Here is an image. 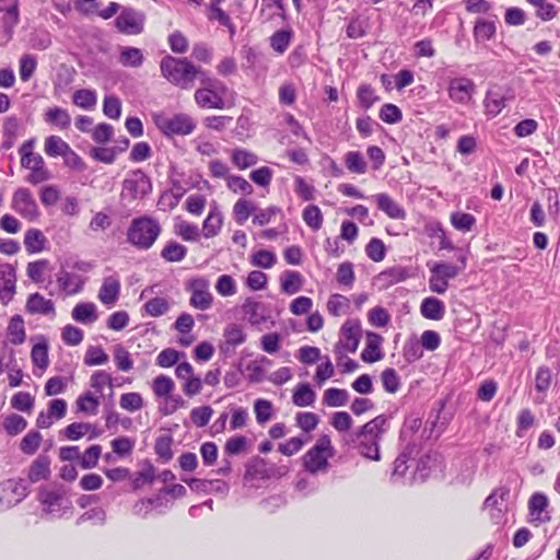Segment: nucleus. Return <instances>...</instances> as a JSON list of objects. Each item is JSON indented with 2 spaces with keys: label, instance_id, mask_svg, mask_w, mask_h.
Returning <instances> with one entry per match:
<instances>
[{
  "label": "nucleus",
  "instance_id": "nucleus-47",
  "mask_svg": "<svg viewBox=\"0 0 560 560\" xmlns=\"http://www.w3.org/2000/svg\"><path fill=\"white\" fill-rule=\"evenodd\" d=\"M27 427V421L20 415H9L3 421V428L9 435H18Z\"/></svg>",
  "mask_w": 560,
  "mask_h": 560
},
{
  "label": "nucleus",
  "instance_id": "nucleus-58",
  "mask_svg": "<svg viewBox=\"0 0 560 560\" xmlns=\"http://www.w3.org/2000/svg\"><path fill=\"white\" fill-rule=\"evenodd\" d=\"M143 307L150 316L158 317L164 315L170 310V304L166 299L156 296L150 299Z\"/></svg>",
  "mask_w": 560,
  "mask_h": 560
},
{
  "label": "nucleus",
  "instance_id": "nucleus-36",
  "mask_svg": "<svg viewBox=\"0 0 560 560\" xmlns=\"http://www.w3.org/2000/svg\"><path fill=\"white\" fill-rule=\"evenodd\" d=\"M222 226V215L217 208L211 210L202 224L203 235L207 238L215 236Z\"/></svg>",
  "mask_w": 560,
  "mask_h": 560
},
{
  "label": "nucleus",
  "instance_id": "nucleus-55",
  "mask_svg": "<svg viewBox=\"0 0 560 560\" xmlns=\"http://www.w3.org/2000/svg\"><path fill=\"white\" fill-rule=\"evenodd\" d=\"M452 225L462 232H468L476 223V219L470 213L455 212L451 215Z\"/></svg>",
  "mask_w": 560,
  "mask_h": 560
},
{
  "label": "nucleus",
  "instance_id": "nucleus-5",
  "mask_svg": "<svg viewBox=\"0 0 560 560\" xmlns=\"http://www.w3.org/2000/svg\"><path fill=\"white\" fill-rule=\"evenodd\" d=\"M361 339V324L358 319H348L340 329L339 341L335 346V353L339 359L347 352H355Z\"/></svg>",
  "mask_w": 560,
  "mask_h": 560
},
{
  "label": "nucleus",
  "instance_id": "nucleus-32",
  "mask_svg": "<svg viewBox=\"0 0 560 560\" xmlns=\"http://www.w3.org/2000/svg\"><path fill=\"white\" fill-rule=\"evenodd\" d=\"M8 336L10 342L13 345H21L25 341L26 334L24 328V320L21 315H14L8 326Z\"/></svg>",
  "mask_w": 560,
  "mask_h": 560
},
{
  "label": "nucleus",
  "instance_id": "nucleus-20",
  "mask_svg": "<svg viewBox=\"0 0 560 560\" xmlns=\"http://www.w3.org/2000/svg\"><path fill=\"white\" fill-rule=\"evenodd\" d=\"M50 458L48 455H39L30 466L27 479L31 483L47 480L50 476Z\"/></svg>",
  "mask_w": 560,
  "mask_h": 560
},
{
  "label": "nucleus",
  "instance_id": "nucleus-14",
  "mask_svg": "<svg viewBox=\"0 0 560 560\" xmlns=\"http://www.w3.org/2000/svg\"><path fill=\"white\" fill-rule=\"evenodd\" d=\"M16 273L11 264L0 265V301L7 305L15 294Z\"/></svg>",
  "mask_w": 560,
  "mask_h": 560
},
{
  "label": "nucleus",
  "instance_id": "nucleus-28",
  "mask_svg": "<svg viewBox=\"0 0 560 560\" xmlns=\"http://www.w3.org/2000/svg\"><path fill=\"white\" fill-rule=\"evenodd\" d=\"M316 398L315 392L306 383H301L294 389L292 401L298 407H307L314 404Z\"/></svg>",
  "mask_w": 560,
  "mask_h": 560
},
{
  "label": "nucleus",
  "instance_id": "nucleus-49",
  "mask_svg": "<svg viewBox=\"0 0 560 560\" xmlns=\"http://www.w3.org/2000/svg\"><path fill=\"white\" fill-rule=\"evenodd\" d=\"M152 388L156 397H168L175 388V383L170 376L159 375L154 378Z\"/></svg>",
  "mask_w": 560,
  "mask_h": 560
},
{
  "label": "nucleus",
  "instance_id": "nucleus-63",
  "mask_svg": "<svg viewBox=\"0 0 560 560\" xmlns=\"http://www.w3.org/2000/svg\"><path fill=\"white\" fill-rule=\"evenodd\" d=\"M510 489L500 487L495 489L490 495L487 497L483 503V509L501 508L502 503L508 500Z\"/></svg>",
  "mask_w": 560,
  "mask_h": 560
},
{
  "label": "nucleus",
  "instance_id": "nucleus-29",
  "mask_svg": "<svg viewBox=\"0 0 560 560\" xmlns=\"http://www.w3.org/2000/svg\"><path fill=\"white\" fill-rule=\"evenodd\" d=\"M497 26L493 21L478 19L474 26V38L476 43L490 40L495 35Z\"/></svg>",
  "mask_w": 560,
  "mask_h": 560
},
{
  "label": "nucleus",
  "instance_id": "nucleus-6",
  "mask_svg": "<svg viewBox=\"0 0 560 560\" xmlns=\"http://www.w3.org/2000/svg\"><path fill=\"white\" fill-rule=\"evenodd\" d=\"M155 124L158 128L168 137L187 136L196 128V122L187 114H175L171 117H159L155 120Z\"/></svg>",
  "mask_w": 560,
  "mask_h": 560
},
{
  "label": "nucleus",
  "instance_id": "nucleus-35",
  "mask_svg": "<svg viewBox=\"0 0 560 560\" xmlns=\"http://www.w3.org/2000/svg\"><path fill=\"white\" fill-rule=\"evenodd\" d=\"M46 237L42 231L30 229L24 236V245L28 253H40L45 247Z\"/></svg>",
  "mask_w": 560,
  "mask_h": 560
},
{
  "label": "nucleus",
  "instance_id": "nucleus-37",
  "mask_svg": "<svg viewBox=\"0 0 560 560\" xmlns=\"http://www.w3.org/2000/svg\"><path fill=\"white\" fill-rule=\"evenodd\" d=\"M221 0H211L208 9V19L215 20L221 25L229 27L231 35L235 33V26L232 24L230 16L219 7Z\"/></svg>",
  "mask_w": 560,
  "mask_h": 560
},
{
  "label": "nucleus",
  "instance_id": "nucleus-15",
  "mask_svg": "<svg viewBox=\"0 0 560 560\" xmlns=\"http://www.w3.org/2000/svg\"><path fill=\"white\" fill-rule=\"evenodd\" d=\"M475 88L474 81L468 78L453 79L448 85L450 98L459 104H467L471 100Z\"/></svg>",
  "mask_w": 560,
  "mask_h": 560
},
{
  "label": "nucleus",
  "instance_id": "nucleus-26",
  "mask_svg": "<svg viewBox=\"0 0 560 560\" xmlns=\"http://www.w3.org/2000/svg\"><path fill=\"white\" fill-rule=\"evenodd\" d=\"M72 318L81 324H91L97 319L96 306L94 303H79L72 310Z\"/></svg>",
  "mask_w": 560,
  "mask_h": 560
},
{
  "label": "nucleus",
  "instance_id": "nucleus-46",
  "mask_svg": "<svg viewBox=\"0 0 560 560\" xmlns=\"http://www.w3.org/2000/svg\"><path fill=\"white\" fill-rule=\"evenodd\" d=\"M37 67L36 57L30 54H25L20 59L19 74L23 82H27L35 73Z\"/></svg>",
  "mask_w": 560,
  "mask_h": 560
},
{
  "label": "nucleus",
  "instance_id": "nucleus-45",
  "mask_svg": "<svg viewBox=\"0 0 560 560\" xmlns=\"http://www.w3.org/2000/svg\"><path fill=\"white\" fill-rule=\"evenodd\" d=\"M42 434L38 431H30L21 441L20 450L26 455H34L40 446Z\"/></svg>",
  "mask_w": 560,
  "mask_h": 560
},
{
  "label": "nucleus",
  "instance_id": "nucleus-59",
  "mask_svg": "<svg viewBox=\"0 0 560 560\" xmlns=\"http://www.w3.org/2000/svg\"><path fill=\"white\" fill-rule=\"evenodd\" d=\"M418 339L409 338L402 347V355L409 363L419 360L422 357V349Z\"/></svg>",
  "mask_w": 560,
  "mask_h": 560
},
{
  "label": "nucleus",
  "instance_id": "nucleus-13",
  "mask_svg": "<svg viewBox=\"0 0 560 560\" xmlns=\"http://www.w3.org/2000/svg\"><path fill=\"white\" fill-rule=\"evenodd\" d=\"M203 85V88L195 92L196 103L202 108L223 109L225 102L223 96L218 92V90L224 91L223 84L218 81L217 86H210L209 84Z\"/></svg>",
  "mask_w": 560,
  "mask_h": 560
},
{
  "label": "nucleus",
  "instance_id": "nucleus-10",
  "mask_svg": "<svg viewBox=\"0 0 560 560\" xmlns=\"http://www.w3.org/2000/svg\"><path fill=\"white\" fill-rule=\"evenodd\" d=\"M27 481L9 479L0 483V508H10L27 495Z\"/></svg>",
  "mask_w": 560,
  "mask_h": 560
},
{
  "label": "nucleus",
  "instance_id": "nucleus-9",
  "mask_svg": "<svg viewBox=\"0 0 560 560\" xmlns=\"http://www.w3.org/2000/svg\"><path fill=\"white\" fill-rule=\"evenodd\" d=\"M210 283L206 278H194L188 281L190 292L189 304L196 310L207 311L212 306L213 296L209 290Z\"/></svg>",
  "mask_w": 560,
  "mask_h": 560
},
{
  "label": "nucleus",
  "instance_id": "nucleus-53",
  "mask_svg": "<svg viewBox=\"0 0 560 560\" xmlns=\"http://www.w3.org/2000/svg\"><path fill=\"white\" fill-rule=\"evenodd\" d=\"M114 361L117 365V369L122 372H128L133 366V361L129 351L121 345H116L114 348Z\"/></svg>",
  "mask_w": 560,
  "mask_h": 560
},
{
  "label": "nucleus",
  "instance_id": "nucleus-24",
  "mask_svg": "<svg viewBox=\"0 0 560 560\" xmlns=\"http://www.w3.org/2000/svg\"><path fill=\"white\" fill-rule=\"evenodd\" d=\"M303 284V277L298 271L287 270L280 277L281 291L292 295L298 293Z\"/></svg>",
  "mask_w": 560,
  "mask_h": 560
},
{
  "label": "nucleus",
  "instance_id": "nucleus-54",
  "mask_svg": "<svg viewBox=\"0 0 560 560\" xmlns=\"http://www.w3.org/2000/svg\"><path fill=\"white\" fill-rule=\"evenodd\" d=\"M350 301L341 294L330 295L327 302V310L332 316H340L349 308Z\"/></svg>",
  "mask_w": 560,
  "mask_h": 560
},
{
  "label": "nucleus",
  "instance_id": "nucleus-1",
  "mask_svg": "<svg viewBox=\"0 0 560 560\" xmlns=\"http://www.w3.org/2000/svg\"><path fill=\"white\" fill-rule=\"evenodd\" d=\"M160 70L163 78L182 90L192 89L196 79H199L201 84L218 85V80L210 78L206 71L194 66L187 58L166 56L160 62Z\"/></svg>",
  "mask_w": 560,
  "mask_h": 560
},
{
  "label": "nucleus",
  "instance_id": "nucleus-42",
  "mask_svg": "<svg viewBox=\"0 0 560 560\" xmlns=\"http://www.w3.org/2000/svg\"><path fill=\"white\" fill-rule=\"evenodd\" d=\"M232 162L240 170H245L255 165L258 162V158L255 153L245 149H235L232 152Z\"/></svg>",
  "mask_w": 560,
  "mask_h": 560
},
{
  "label": "nucleus",
  "instance_id": "nucleus-22",
  "mask_svg": "<svg viewBox=\"0 0 560 560\" xmlns=\"http://www.w3.org/2000/svg\"><path fill=\"white\" fill-rule=\"evenodd\" d=\"M412 276L410 269L395 266L382 271L377 276V281L382 283L384 288H389L394 284L402 282Z\"/></svg>",
  "mask_w": 560,
  "mask_h": 560
},
{
  "label": "nucleus",
  "instance_id": "nucleus-52",
  "mask_svg": "<svg viewBox=\"0 0 560 560\" xmlns=\"http://www.w3.org/2000/svg\"><path fill=\"white\" fill-rule=\"evenodd\" d=\"M98 406V398L92 395L90 392L81 395L77 399V408L78 411L80 412H85L88 415H96Z\"/></svg>",
  "mask_w": 560,
  "mask_h": 560
},
{
  "label": "nucleus",
  "instance_id": "nucleus-41",
  "mask_svg": "<svg viewBox=\"0 0 560 560\" xmlns=\"http://www.w3.org/2000/svg\"><path fill=\"white\" fill-rule=\"evenodd\" d=\"M348 398L346 389L328 388L324 393L323 402L328 407H342L348 402Z\"/></svg>",
  "mask_w": 560,
  "mask_h": 560
},
{
  "label": "nucleus",
  "instance_id": "nucleus-30",
  "mask_svg": "<svg viewBox=\"0 0 560 560\" xmlns=\"http://www.w3.org/2000/svg\"><path fill=\"white\" fill-rule=\"evenodd\" d=\"M4 15L2 19L4 33L11 37L14 27L19 24V0H11V4L3 11Z\"/></svg>",
  "mask_w": 560,
  "mask_h": 560
},
{
  "label": "nucleus",
  "instance_id": "nucleus-27",
  "mask_svg": "<svg viewBox=\"0 0 560 560\" xmlns=\"http://www.w3.org/2000/svg\"><path fill=\"white\" fill-rule=\"evenodd\" d=\"M44 119L47 124L55 125L60 129H67L71 124L69 113L60 107H50L46 110Z\"/></svg>",
  "mask_w": 560,
  "mask_h": 560
},
{
  "label": "nucleus",
  "instance_id": "nucleus-57",
  "mask_svg": "<svg viewBox=\"0 0 560 560\" xmlns=\"http://www.w3.org/2000/svg\"><path fill=\"white\" fill-rule=\"evenodd\" d=\"M31 359L34 365L38 366L42 370H46L49 364L47 345H34L31 352Z\"/></svg>",
  "mask_w": 560,
  "mask_h": 560
},
{
  "label": "nucleus",
  "instance_id": "nucleus-40",
  "mask_svg": "<svg viewBox=\"0 0 560 560\" xmlns=\"http://www.w3.org/2000/svg\"><path fill=\"white\" fill-rule=\"evenodd\" d=\"M70 145L58 136H49L45 140V153L49 156H63Z\"/></svg>",
  "mask_w": 560,
  "mask_h": 560
},
{
  "label": "nucleus",
  "instance_id": "nucleus-44",
  "mask_svg": "<svg viewBox=\"0 0 560 560\" xmlns=\"http://www.w3.org/2000/svg\"><path fill=\"white\" fill-rule=\"evenodd\" d=\"M345 164L351 173L364 174L366 172V163L359 151H349L345 155Z\"/></svg>",
  "mask_w": 560,
  "mask_h": 560
},
{
  "label": "nucleus",
  "instance_id": "nucleus-12",
  "mask_svg": "<svg viewBox=\"0 0 560 560\" xmlns=\"http://www.w3.org/2000/svg\"><path fill=\"white\" fill-rule=\"evenodd\" d=\"M11 207L28 221H35L39 215L37 203L27 188H19L13 194Z\"/></svg>",
  "mask_w": 560,
  "mask_h": 560
},
{
  "label": "nucleus",
  "instance_id": "nucleus-7",
  "mask_svg": "<svg viewBox=\"0 0 560 560\" xmlns=\"http://www.w3.org/2000/svg\"><path fill=\"white\" fill-rule=\"evenodd\" d=\"M152 191L150 177L141 170L132 171L122 182L124 197L129 199H142Z\"/></svg>",
  "mask_w": 560,
  "mask_h": 560
},
{
  "label": "nucleus",
  "instance_id": "nucleus-18",
  "mask_svg": "<svg viewBox=\"0 0 560 560\" xmlns=\"http://www.w3.org/2000/svg\"><path fill=\"white\" fill-rule=\"evenodd\" d=\"M383 338L376 332L366 334V345L361 353V359L366 363H374L383 359V352L381 350Z\"/></svg>",
  "mask_w": 560,
  "mask_h": 560
},
{
  "label": "nucleus",
  "instance_id": "nucleus-64",
  "mask_svg": "<svg viewBox=\"0 0 560 560\" xmlns=\"http://www.w3.org/2000/svg\"><path fill=\"white\" fill-rule=\"evenodd\" d=\"M291 42V32L280 30L277 31L271 37H270V45L272 49L277 52H284L287 48L289 47Z\"/></svg>",
  "mask_w": 560,
  "mask_h": 560
},
{
  "label": "nucleus",
  "instance_id": "nucleus-43",
  "mask_svg": "<svg viewBox=\"0 0 560 560\" xmlns=\"http://www.w3.org/2000/svg\"><path fill=\"white\" fill-rule=\"evenodd\" d=\"M255 210L256 207L250 200L238 199L233 207L235 221L241 225L244 224Z\"/></svg>",
  "mask_w": 560,
  "mask_h": 560
},
{
  "label": "nucleus",
  "instance_id": "nucleus-17",
  "mask_svg": "<svg viewBox=\"0 0 560 560\" xmlns=\"http://www.w3.org/2000/svg\"><path fill=\"white\" fill-rule=\"evenodd\" d=\"M120 293V281L115 276L104 278L102 287L98 291V300L104 305H114Z\"/></svg>",
  "mask_w": 560,
  "mask_h": 560
},
{
  "label": "nucleus",
  "instance_id": "nucleus-2",
  "mask_svg": "<svg viewBox=\"0 0 560 560\" xmlns=\"http://www.w3.org/2000/svg\"><path fill=\"white\" fill-rule=\"evenodd\" d=\"M388 428V418L380 415L350 433L343 441L346 444H353L361 456L378 462L381 459L380 442Z\"/></svg>",
  "mask_w": 560,
  "mask_h": 560
},
{
  "label": "nucleus",
  "instance_id": "nucleus-16",
  "mask_svg": "<svg viewBox=\"0 0 560 560\" xmlns=\"http://www.w3.org/2000/svg\"><path fill=\"white\" fill-rule=\"evenodd\" d=\"M549 500L546 494L541 492H535L532 494L528 500V511L532 523L540 525L548 523L551 520V516L546 512Z\"/></svg>",
  "mask_w": 560,
  "mask_h": 560
},
{
  "label": "nucleus",
  "instance_id": "nucleus-21",
  "mask_svg": "<svg viewBox=\"0 0 560 560\" xmlns=\"http://www.w3.org/2000/svg\"><path fill=\"white\" fill-rule=\"evenodd\" d=\"M25 310L30 314L49 315L55 314V304L51 300L45 299L39 293L30 294Z\"/></svg>",
  "mask_w": 560,
  "mask_h": 560
},
{
  "label": "nucleus",
  "instance_id": "nucleus-56",
  "mask_svg": "<svg viewBox=\"0 0 560 560\" xmlns=\"http://www.w3.org/2000/svg\"><path fill=\"white\" fill-rule=\"evenodd\" d=\"M254 412L258 423L262 424L272 418V404L267 399L259 398L254 402Z\"/></svg>",
  "mask_w": 560,
  "mask_h": 560
},
{
  "label": "nucleus",
  "instance_id": "nucleus-62",
  "mask_svg": "<svg viewBox=\"0 0 560 560\" xmlns=\"http://www.w3.org/2000/svg\"><path fill=\"white\" fill-rule=\"evenodd\" d=\"M382 384L384 389L387 393L394 394L399 389L400 381L397 372L392 369L387 368L382 372L381 375Z\"/></svg>",
  "mask_w": 560,
  "mask_h": 560
},
{
  "label": "nucleus",
  "instance_id": "nucleus-11",
  "mask_svg": "<svg viewBox=\"0 0 560 560\" xmlns=\"http://www.w3.org/2000/svg\"><path fill=\"white\" fill-rule=\"evenodd\" d=\"M145 15L131 8H125L116 18L118 31L126 35H138L143 32Z\"/></svg>",
  "mask_w": 560,
  "mask_h": 560
},
{
  "label": "nucleus",
  "instance_id": "nucleus-4",
  "mask_svg": "<svg viewBox=\"0 0 560 560\" xmlns=\"http://www.w3.org/2000/svg\"><path fill=\"white\" fill-rule=\"evenodd\" d=\"M334 456V447L329 435H320L315 445L306 452L303 457L304 467L311 474L325 470L328 466V458Z\"/></svg>",
  "mask_w": 560,
  "mask_h": 560
},
{
  "label": "nucleus",
  "instance_id": "nucleus-51",
  "mask_svg": "<svg viewBox=\"0 0 560 560\" xmlns=\"http://www.w3.org/2000/svg\"><path fill=\"white\" fill-rule=\"evenodd\" d=\"M304 222L314 231L323 225V214L320 209L315 205H310L303 210Z\"/></svg>",
  "mask_w": 560,
  "mask_h": 560
},
{
  "label": "nucleus",
  "instance_id": "nucleus-31",
  "mask_svg": "<svg viewBox=\"0 0 560 560\" xmlns=\"http://www.w3.org/2000/svg\"><path fill=\"white\" fill-rule=\"evenodd\" d=\"M144 57L142 50L136 47H124L119 55V62L124 67L139 68L142 66Z\"/></svg>",
  "mask_w": 560,
  "mask_h": 560
},
{
  "label": "nucleus",
  "instance_id": "nucleus-25",
  "mask_svg": "<svg viewBox=\"0 0 560 560\" xmlns=\"http://www.w3.org/2000/svg\"><path fill=\"white\" fill-rule=\"evenodd\" d=\"M444 304L436 298H425L420 306L421 314L424 318L439 320L444 315Z\"/></svg>",
  "mask_w": 560,
  "mask_h": 560
},
{
  "label": "nucleus",
  "instance_id": "nucleus-61",
  "mask_svg": "<svg viewBox=\"0 0 560 560\" xmlns=\"http://www.w3.org/2000/svg\"><path fill=\"white\" fill-rule=\"evenodd\" d=\"M172 443H173V439L171 435L159 436L155 441V445H154L155 453L164 462H168L173 457Z\"/></svg>",
  "mask_w": 560,
  "mask_h": 560
},
{
  "label": "nucleus",
  "instance_id": "nucleus-60",
  "mask_svg": "<svg viewBox=\"0 0 560 560\" xmlns=\"http://www.w3.org/2000/svg\"><path fill=\"white\" fill-rule=\"evenodd\" d=\"M108 354L101 347H90L84 355V364L89 366L102 365L108 362Z\"/></svg>",
  "mask_w": 560,
  "mask_h": 560
},
{
  "label": "nucleus",
  "instance_id": "nucleus-38",
  "mask_svg": "<svg viewBox=\"0 0 560 560\" xmlns=\"http://www.w3.org/2000/svg\"><path fill=\"white\" fill-rule=\"evenodd\" d=\"M186 255L187 248L177 242H168L161 252V257L168 262L182 261Z\"/></svg>",
  "mask_w": 560,
  "mask_h": 560
},
{
  "label": "nucleus",
  "instance_id": "nucleus-34",
  "mask_svg": "<svg viewBox=\"0 0 560 560\" xmlns=\"http://www.w3.org/2000/svg\"><path fill=\"white\" fill-rule=\"evenodd\" d=\"M63 495L60 491L42 489L39 491V501L45 506L46 513H52L60 508Z\"/></svg>",
  "mask_w": 560,
  "mask_h": 560
},
{
  "label": "nucleus",
  "instance_id": "nucleus-39",
  "mask_svg": "<svg viewBox=\"0 0 560 560\" xmlns=\"http://www.w3.org/2000/svg\"><path fill=\"white\" fill-rule=\"evenodd\" d=\"M73 104L83 109H92L97 102L96 92L89 89L77 90L72 95Z\"/></svg>",
  "mask_w": 560,
  "mask_h": 560
},
{
  "label": "nucleus",
  "instance_id": "nucleus-3",
  "mask_svg": "<svg viewBox=\"0 0 560 560\" xmlns=\"http://www.w3.org/2000/svg\"><path fill=\"white\" fill-rule=\"evenodd\" d=\"M162 232L159 221L142 215L131 221L127 230V242L139 250L150 249Z\"/></svg>",
  "mask_w": 560,
  "mask_h": 560
},
{
  "label": "nucleus",
  "instance_id": "nucleus-50",
  "mask_svg": "<svg viewBox=\"0 0 560 560\" xmlns=\"http://www.w3.org/2000/svg\"><path fill=\"white\" fill-rule=\"evenodd\" d=\"M101 453H102L101 445L95 444V445L90 446L88 450H85V452L82 455H80V457H79L80 466L83 469H91V468L96 467L100 456H101Z\"/></svg>",
  "mask_w": 560,
  "mask_h": 560
},
{
  "label": "nucleus",
  "instance_id": "nucleus-48",
  "mask_svg": "<svg viewBox=\"0 0 560 560\" xmlns=\"http://www.w3.org/2000/svg\"><path fill=\"white\" fill-rule=\"evenodd\" d=\"M357 97L362 108L369 109L380 101L374 89L370 84H362L358 88Z\"/></svg>",
  "mask_w": 560,
  "mask_h": 560
},
{
  "label": "nucleus",
  "instance_id": "nucleus-33",
  "mask_svg": "<svg viewBox=\"0 0 560 560\" xmlns=\"http://www.w3.org/2000/svg\"><path fill=\"white\" fill-rule=\"evenodd\" d=\"M268 477L267 463L259 456L253 457L246 465L245 478L253 479H265Z\"/></svg>",
  "mask_w": 560,
  "mask_h": 560
},
{
  "label": "nucleus",
  "instance_id": "nucleus-8",
  "mask_svg": "<svg viewBox=\"0 0 560 560\" xmlns=\"http://www.w3.org/2000/svg\"><path fill=\"white\" fill-rule=\"evenodd\" d=\"M460 269L447 262H434L430 267L429 288L432 292L443 294L448 289V281L454 279Z\"/></svg>",
  "mask_w": 560,
  "mask_h": 560
},
{
  "label": "nucleus",
  "instance_id": "nucleus-23",
  "mask_svg": "<svg viewBox=\"0 0 560 560\" xmlns=\"http://www.w3.org/2000/svg\"><path fill=\"white\" fill-rule=\"evenodd\" d=\"M57 282L60 289L65 291L67 295L79 293L84 284V280L80 275L72 273L67 270H61L57 275Z\"/></svg>",
  "mask_w": 560,
  "mask_h": 560
},
{
  "label": "nucleus",
  "instance_id": "nucleus-19",
  "mask_svg": "<svg viewBox=\"0 0 560 560\" xmlns=\"http://www.w3.org/2000/svg\"><path fill=\"white\" fill-rule=\"evenodd\" d=\"M381 211L386 213L390 219L404 220L406 211L389 195L385 192L376 194L373 197Z\"/></svg>",
  "mask_w": 560,
  "mask_h": 560
}]
</instances>
